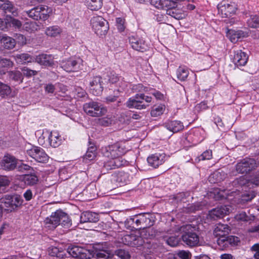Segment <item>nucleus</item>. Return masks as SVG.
I'll return each mask as SVG.
<instances>
[{
	"instance_id": "obj_34",
	"label": "nucleus",
	"mask_w": 259,
	"mask_h": 259,
	"mask_svg": "<svg viewBox=\"0 0 259 259\" xmlns=\"http://www.w3.org/2000/svg\"><path fill=\"white\" fill-rule=\"evenodd\" d=\"M227 36L233 43L237 42L239 39L244 36V32L241 30H229L227 32Z\"/></svg>"
},
{
	"instance_id": "obj_43",
	"label": "nucleus",
	"mask_w": 259,
	"mask_h": 259,
	"mask_svg": "<svg viewBox=\"0 0 259 259\" xmlns=\"http://www.w3.org/2000/svg\"><path fill=\"white\" fill-rule=\"evenodd\" d=\"M4 2V3L1 4V10L2 9L6 13H10L14 14L15 8L13 5L7 0H1V2Z\"/></svg>"
},
{
	"instance_id": "obj_16",
	"label": "nucleus",
	"mask_w": 259,
	"mask_h": 259,
	"mask_svg": "<svg viewBox=\"0 0 259 259\" xmlns=\"http://www.w3.org/2000/svg\"><path fill=\"white\" fill-rule=\"evenodd\" d=\"M91 92L95 96L100 95L103 90V80L100 76L93 77L90 82Z\"/></svg>"
},
{
	"instance_id": "obj_63",
	"label": "nucleus",
	"mask_w": 259,
	"mask_h": 259,
	"mask_svg": "<svg viewBox=\"0 0 259 259\" xmlns=\"http://www.w3.org/2000/svg\"><path fill=\"white\" fill-rule=\"evenodd\" d=\"M122 79L121 77H119L117 74H112L109 78V81L111 83H117L120 81V80Z\"/></svg>"
},
{
	"instance_id": "obj_46",
	"label": "nucleus",
	"mask_w": 259,
	"mask_h": 259,
	"mask_svg": "<svg viewBox=\"0 0 259 259\" xmlns=\"http://www.w3.org/2000/svg\"><path fill=\"white\" fill-rule=\"evenodd\" d=\"M49 255L52 256H57L58 257H63L64 253L62 250H60L58 248L54 246H51L48 249Z\"/></svg>"
},
{
	"instance_id": "obj_24",
	"label": "nucleus",
	"mask_w": 259,
	"mask_h": 259,
	"mask_svg": "<svg viewBox=\"0 0 259 259\" xmlns=\"http://www.w3.org/2000/svg\"><path fill=\"white\" fill-rule=\"evenodd\" d=\"M60 65L61 67L66 72H74L79 69L78 62L73 58L63 61Z\"/></svg>"
},
{
	"instance_id": "obj_58",
	"label": "nucleus",
	"mask_w": 259,
	"mask_h": 259,
	"mask_svg": "<svg viewBox=\"0 0 259 259\" xmlns=\"http://www.w3.org/2000/svg\"><path fill=\"white\" fill-rule=\"evenodd\" d=\"M228 241L229 245H237L240 242V239L235 236H228Z\"/></svg>"
},
{
	"instance_id": "obj_29",
	"label": "nucleus",
	"mask_w": 259,
	"mask_h": 259,
	"mask_svg": "<svg viewBox=\"0 0 259 259\" xmlns=\"http://www.w3.org/2000/svg\"><path fill=\"white\" fill-rule=\"evenodd\" d=\"M62 33V29L58 25L47 27L45 31V34L49 37L55 38L59 37Z\"/></svg>"
},
{
	"instance_id": "obj_1",
	"label": "nucleus",
	"mask_w": 259,
	"mask_h": 259,
	"mask_svg": "<svg viewBox=\"0 0 259 259\" xmlns=\"http://www.w3.org/2000/svg\"><path fill=\"white\" fill-rule=\"evenodd\" d=\"M125 146L122 143H116L101 148V152L104 156L109 158L110 160L103 163V166L107 169L115 168L125 165L126 161L121 156L127 151Z\"/></svg>"
},
{
	"instance_id": "obj_8",
	"label": "nucleus",
	"mask_w": 259,
	"mask_h": 259,
	"mask_svg": "<svg viewBox=\"0 0 259 259\" xmlns=\"http://www.w3.org/2000/svg\"><path fill=\"white\" fill-rule=\"evenodd\" d=\"M23 202V199L19 195L13 196L6 195L1 198V203L4 204L3 207L6 210L10 212L16 210L18 207L21 206Z\"/></svg>"
},
{
	"instance_id": "obj_12",
	"label": "nucleus",
	"mask_w": 259,
	"mask_h": 259,
	"mask_svg": "<svg viewBox=\"0 0 259 259\" xmlns=\"http://www.w3.org/2000/svg\"><path fill=\"white\" fill-rule=\"evenodd\" d=\"M258 165L253 158H246L238 162L236 165V170L239 173H247L254 169Z\"/></svg>"
},
{
	"instance_id": "obj_64",
	"label": "nucleus",
	"mask_w": 259,
	"mask_h": 259,
	"mask_svg": "<svg viewBox=\"0 0 259 259\" xmlns=\"http://www.w3.org/2000/svg\"><path fill=\"white\" fill-rule=\"evenodd\" d=\"M144 214H139L133 219V221L135 222L137 226H138L141 224V222L144 221Z\"/></svg>"
},
{
	"instance_id": "obj_54",
	"label": "nucleus",
	"mask_w": 259,
	"mask_h": 259,
	"mask_svg": "<svg viewBox=\"0 0 259 259\" xmlns=\"http://www.w3.org/2000/svg\"><path fill=\"white\" fill-rule=\"evenodd\" d=\"M115 254L121 259H130L131 257L128 252L123 249H118L116 250Z\"/></svg>"
},
{
	"instance_id": "obj_37",
	"label": "nucleus",
	"mask_w": 259,
	"mask_h": 259,
	"mask_svg": "<svg viewBox=\"0 0 259 259\" xmlns=\"http://www.w3.org/2000/svg\"><path fill=\"white\" fill-rule=\"evenodd\" d=\"M189 74L188 68L185 66H180L177 70V76L181 81H185L187 79Z\"/></svg>"
},
{
	"instance_id": "obj_49",
	"label": "nucleus",
	"mask_w": 259,
	"mask_h": 259,
	"mask_svg": "<svg viewBox=\"0 0 259 259\" xmlns=\"http://www.w3.org/2000/svg\"><path fill=\"white\" fill-rule=\"evenodd\" d=\"M217 243L222 249L228 246V236H220L217 240Z\"/></svg>"
},
{
	"instance_id": "obj_26",
	"label": "nucleus",
	"mask_w": 259,
	"mask_h": 259,
	"mask_svg": "<svg viewBox=\"0 0 259 259\" xmlns=\"http://www.w3.org/2000/svg\"><path fill=\"white\" fill-rule=\"evenodd\" d=\"M178 228L180 227H176L174 230L169 231V232L168 234L170 235V236L166 235L164 237V239L166 241V243L171 247L177 246L180 241L179 235L176 234V233L179 232L177 230Z\"/></svg>"
},
{
	"instance_id": "obj_44",
	"label": "nucleus",
	"mask_w": 259,
	"mask_h": 259,
	"mask_svg": "<svg viewBox=\"0 0 259 259\" xmlns=\"http://www.w3.org/2000/svg\"><path fill=\"white\" fill-rule=\"evenodd\" d=\"M56 88H59L62 92L66 91V87L62 84H58L54 86L52 84H48L45 87L46 92L48 93H53Z\"/></svg>"
},
{
	"instance_id": "obj_7",
	"label": "nucleus",
	"mask_w": 259,
	"mask_h": 259,
	"mask_svg": "<svg viewBox=\"0 0 259 259\" xmlns=\"http://www.w3.org/2000/svg\"><path fill=\"white\" fill-rule=\"evenodd\" d=\"M84 112L92 117H100L107 112V109L98 102L91 101L85 103L83 106Z\"/></svg>"
},
{
	"instance_id": "obj_11",
	"label": "nucleus",
	"mask_w": 259,
	"mask_h": 259,
	"mask_svg": "<svg viewBox=\"0 0 259 259\" xmlns=\"http://www.w3.org/2000/svg\"><path fill=\"white\" fill-rule=\"evenodd\" d=\"M27 154L36 162L40 163H47L49 160V156L45 151L41 148L37 146H33L26 151Z\"/></svg>"
},
{
	"instance_id": "obj_39",
	"label": "nucleus",
	"mask_w": 259,
	"mask_h": 259,
	"mask_svg": "<svg viewBox=\"0 0 259 259\" xmlns=\"http://www.w3.org/2000/svg\"><path fill=\"white\" fill-rule=\"evenodd\" d=\"M166 14L177 20L183 19L186 16V14L180 10L171 9L166 11Z\"/></svg>"
},
{
	"instance_id": "obj_13",
	"label": "nucleus",
	"mask_w": 259,
	"mask_h": 259,
	"mask_svg": "<svg viewBox=\"0 0 259 259\" xmlns=\"http://www.w3.org/2000/svg\"><path fill=\"white\" fill-rule=\"evenodd\" d=\"M233 209L231 205L218 206L209 211L207 217L213 220L222 218L226 215H228Z\"/></svg>"
},
{
	"instance_id": "obj_28",
	"label": "nucleus",
	"mask_w": 259,
	"mask_h": 259,
	"mask_svg": "<svg viewBox=\"0 0 259 259\" xmlns=\"http://www.w3.org/2000/svg\"><path fill=\"white\" fill-rule=\"evenodd\" d=\"M36 62L41 65L49 66L54 64V58L51 55L40 54L36 56Z\"/></svg>"
},
{
	"instance_id": "obj_31",
	"label": "nucleus",
	"mask_w": 259,
	"mask_h": 259,
	"mask_svg": "<svg viewBox=\"0 0 259 259\" xmlns=\"http://www.w3.org/2000/svg\"><path fill=\"white\" fill-rule=\"evenodd\" d=\"M80 222H96L98 221V214L91 211H84L82 212L80 217Z\"/></svg>"
},
{
	"instance_id": "obj_33",
	"label": "nucleus",
	"mask_w": 259,
	"mask_h": 259,
	"mask_svg": "<svg viewBox=\"0 0 259 259\" xmlns=\"http://www.w3.org/2000/svg\"><path fill=\"white\" fill-rule=\"evenodd\" d=\"M88 9L92 11L99 10L103 5L102 0H81Z\"/></svg>"
},
{
	"instance_id": "obj_10",
	"label": "nucleus",
	"mask_w": 259,
	"mask_h": 259,
	"mask_svg": "<svg viewBox=\"0 0 259 259\" xmlns=\"http://www.w3.org/2000/svg\"><path fill=\"white\" fill-rule=\"evenodd\" d=\"M67 252L72 257L80 259H90L93 255L89 247L85 248L78 246H69Z\"/></svg>"
},
{
	"instance_id": "obj_60",
	"label": "nucleus",
	"mask_w": 259,
	"mask_h": 259,
	"mask_svg": "<svg viewBox=\"0 0 259 259\" xmlns=\"http://www.w3.org/2000/svg\"><path fill=\"white\" fill-rule=\"evenodd\" d=\"M22 71L23 74L27 77H31L37 74V71L33 70H31L28 68L24 67L22 69Z\"/></svg>"
},
{
	"instance_id": "obj_35",
	"label": "nucleus",
	"mask_w": 259,
	"mask_h": 259,
	"mask_svg": "<svg viewBox=\"0 0 259 259\" xmlns=\"http://www.w3.org/2000/svg\"><path fill=\"white\" fill-rule=\"evenodd\" d=\"M238 183L241 186H244L245 185H247V186H250V185H254L256 186H258L259 175L255 176L250 180H247L244 176L241 177L238 181Z\"/></svg>"
},
{
	"instance_id": "obj_55",
	"label": "nucleus",
	"mask_w": 259,
	"mask_h": 259,
	"mask_svg": "<svg viewBox=\"0 0 259 259\" xmlns=\"http://www.w3.org/2000/svg\"><path fill=\"white\" fill-rule=\"evenodd\" d=\"M177 255L181 259H191V253L189 251L180 250L178 252Z\"/></svg>"
},
{
	"instance_id": "obj_47",
	"label": "nucleus",
	"mask_w": 259,
	"mask_h": 259,
	"mask_svg": "<svg viewBox=\"0 0 259 259\" xmlns=\"http://www.w3.org/2000/svg\"><path fill=\"white\" fill-rule=\"evenodd\" d=\"M248 25L252 28H257L259 27V16L253 15L248 20Z\"/></svg>"
},
{
	"instance_id": "obj_19",
	"label": "nucleus",
	"mask_w": 259,
	"mask_h": 259,
	"mask_svg": "<svg viewBox=\"0 0 259 259\" xmlns=\"http://www.w3.org/2000/svg\"><path fill=\"white\" fill-rule=\"evenodd\" d=\"M233 56L231 55V59L233 63L237 66H243L245 65L248 61V56L246 53L241 50L235 51Z\"/></svg>"
},
{
	"instance_id": "obj_6",
	"label": "nucleus",
	"mask_w": 259,
	"mask_h": 259,
	"mask_svg": "<svg viewBox=\"0 0 259 259\" xmlns=\"http://www.w3.org/2000/svg\"><path fill=\"white\" fill-rule=\"evenodd\" d=\"M151 97L145 96L143 94H137L135 96L130 98L126 102V105L130 108L137 109H143L146 108L148 104H145L151 102Z\"/></svg>"
},
{
	"instance_id": "obj_4",
	"label": "nucleus",
	"mask_w": 259,
	"mask_h": 259,
	"mask_svg": "<svg viewBox=\"0 0 259 259\" xmlns=\"http://www.w3.org/2000/svg\"><path fill=\"white\" fill-rule=\"evenodd\" d=\"M177 230L178 231L184 233L182 236V239L187 245L193 247L198 245L199 238L195 232V227H192L191 225H187L178 228Z\"/></svg>"
},
{
	"instance_id": "obj_36",
	"label": "nucleus",
	"mask_w": 259,
	"mask_h": 259,
	"mask_svg": "<svg viewBox=\"0 0 259 259\" xmlns=\"http://www.w3.org/2000/svg\"><path fill=\"white\" fill-rule=\"evenodd\" d=\"M16 45V41L13 38L6 35H3L1 38V45L7 49H13Z\"/></svg>"
},
{
	"instance_id": "obj_15",
	"label": "nucleus",
	"mask_w": 259,
	"mask_h": 259,
	"mask_svg": "<svg viewBox=\"0 0 259 259\" xmlns=\"http://www.w3.org/2000/svg\"><path fill=\"white\" fill-rule=\"evenodd\" d=\"M35 135L40 145L44 147H49L51 131L47 128L38 130L35 132Z\"/></svg>"
},
{
	"instance_id": "obj_53",
	"label": "nucleus",
	"mask_w": 259,
	"mask_h": 259,
	"mask_svg": "<svg viewBox=\"0 0 259 259\" xmlns=\"http://www.w3.org/2000/svg\"><path fill=\"white\" fill-rule=\"evenodd\" d=\"M250 250L252 252L254 259H259V243L254 244L250 248Z\"/></svg>"
},
{
	"instance_id": "obj_21",
	"label": "nucleus",
	"mask_w": 259,
	"mask_h": 259,
	"mask_svg": "<svg viewBox=\"0 0 259 259\" xmlns=\"http://www.w3.org/2000/svg\"><path fill=\"white\" fill-rule=\"evenodd\" d=\"M122 242L127 245L138 247L143 245V241L141 237L133 234H127L121 238Z\"/></svg>"
},
{
	"instance_id": "obj_52",
	"label": "nucleus",
	"mask_w": 259,
	"mask_h": 259,
	"mask_svg": "<svg viewBox=\"0 0 259 259\" xmlns=\"http://www.w3.org/2000/svg\"><path fill=\"white\" fill-rule=\"evenodd\" d=\"M236 220L241 222H247L249 220V217L244 211L238 213L235 217Z\"/></svg>"
},
{
	"instance_id": "obj_61",
	"label": "nucleus",
	"mask_w": 259,
	"mask_h": 259,
	"mask_svg": "<svg viewBox=\"0 0 259 259\" xmlns=\"http://www.w3.org/2000/svg\"><path fill=\"white\" fill-rule=\"evenodd\" d=\"M128 85V83L122 78L116 85L119 87L118 91L123 92L126 90Z\"/></svg>"
},
{
	"instance_id": "obj_14",
	"label": "nucleus",
	"mask_w": 259,
	"mask_h": 259,
	"mask_svg": "<svg viewBox=\"0 0 259 259\" xmlns=\"http://www.w3.org/2000/svg\"><path fill=\"white\" fill-rule=\"evenodd\" d=\"M104 246L105 244L103 243L94 245L92 247L93 249H91V252L93 254L92 257L95 255L97 259H108L112 257L113 254L110 251L105 249Z\"/></svg>"
},
{
	"instance_id": "obj_40",
	"label": "nucleus",
	"mask_w": 259,
	"mask_h": 259,
	"mask_svg": "<svg viewBox=\"0 0 259 259\" xmlns=\"http://www.w3.org/2000/svg\"><path fill=\"white\" fill-rule=\"evenodd\" d=\"M22 28L29 33H33L39 29V26L35 22L30 21L26 22Z\"/></svg>"
},
{
	"instance_id": "obj_5",
	"label": "nucleus",
	"mask_w": 259,
	"mask_h": 259,
	"mask_svg": "<svg viewBox=\"0 0 259 259\" xmlns=\"http://www.w3.org/2000/svg\"><path fill=\"white\" fill-rule=\"evenodd\" d=\"M93 30L98 35H105L109 28L108 22L100 16H94L91 19Z\"/></svg>"
},
{
	"instance_id": "obj_45",
	"label": "nucleus",
	"mask_w": 259,
	"mask_h": 259,
	"mask_svg": "<svg viewBox=\"0 0 259 259\" xmlns=\"http://www.w3.org/2000/svg\"><path fill=\"white\" fill-rule=\"evenodd\" d=\"M115 26L119 32H123L126 28L125 19L122 17H118L115 19Z\"/></svg>"
},
{
	"instance_id": "obj_57",
	"label": "nucleus",
	"mask_w": 259,
	"mask_h": 259,
	"mask_svg": "<svg viewBox=\"0 0 259 259\" xmlns=\"http://www.w3.org/2000/svg\"><path fill=\"white\" fill-rule=\"evenodd\" d=\"M11 93V89L8 85L1 83V97L9 96Z\"/></svg>"
},
{
	"instance_id": "obj_9",
	"label": "nucleus",
	"mask_w": 259,
	"mask_h": 259,
	"mask_svg": "<svg viewBox=\"0 0 259 259\" xmlns=\"http://www.w3.org/2000/svg\"><path fill=\"white\" fill-rule=\"evenodd\" d=\"M218 14L222 18H228L234 15L237 9V5L229 1H223L218 5Z\"/></svg>"
},
{
	"instance_id": "obj_48",
	"label": "nucleus",
	"mask_w": 259,
	"mask_h": 259,
	"mask_svg": "<svg viewBox=\"0 0 259 259\" xmlns=\"http://www.w3.org/2000/svg\"><path fill=\"white\" fill-rule=\"evenodd\" d=\"M131 89L134 93H147L148 92V88L147 87H144L142 84L141 83L132 85Z\"/></svg>"
},
{
	"instance_id": "obj_56",
	"label": "nucleus",
	"mask_w": 259,
	"mask_h": 259,
	"mask_svg": "<svg viewBox=\"0 0 259 259\" xmlns=\"http://www.w3.org/2000/svg\"><path fill=\"white\" fill-rule=\"evenodd\" d=\"M99 124L105 126H107L112 124V119L111 117L107 116L99 119Z\"/></svg>"
},
{
	"instance_id": "obj_22",
	"label": "nucleus",
	"mask_w": 259,
	"mask_h": 259,
	"mask_svg": "<svg viewBox=\"0 0 259 259\" xmlns=\"http://www.w3.org/2000/svg\"><path fill=\"white\" fill-rule=\"evenodd\" d=\"M17 180L20 183V185L25 186H33L37 184L38 181L37 177L34 174H24L20 176Z\"/></svg>"
},
{
	"instance_id": "obj_50",
	"label": "nucleus",
	"mask_w": 259,
	"mask_h": 259,
	"mask_svg": "<svg viewBox=\"0 0 259 259\" xmlns=\"http://www.w3.org/2000/svg\"><path fill=\"white\" fill-rule=\"evenodd\" d=\"M163 9L167 8L168 10H171L177 6V4L181 0H163Z\"/></svg>"
},
{
	"instance_id": "obj_42",
	"label": "nucleus",
	"mask_w": 259,
	"mask_h": 259,
	"mask_svg": "<svg viewBox=\"0 0 259 259\" xmlns=\"http://www.w3.org/2000/svg\"><path fill=\"white\" fill-rule=\"evenodd\" d=\"M165 107L163 104L156 105L152 107L151 115L153 117H157L162 115L164 112Z\"/></svg>"
},
{
	"instance_id": "obj_51",
	"label": "nucleus",
	"mask_w": 259,
	"mask_h": 259,
	"mask_svg": "<svg viewBox=\"0 0 259 259\" xmlns=\"http://www.w3.org/2000/svg\"><path fill=\"white\" fill-rule=\"evenodd\" d=\"M10 76L13 79L22 82L23 77L22 73L19 71H14L9 73Z\"/></svg>"
},
{
	"instance_id": "obj_3",
	"label": "nucleus",
	"mask_w": 259,
	"mask_h": 259,
	"mask_svg": "<svg viewBox=\"0 0 259 259\" xmlns=\"http://www.w3.org/2000/svg\"><path fill=\"white\" fill-rule=\"evenodd\" d=\"M53 13L52 7L41 5L26 11L27 15L34 20L45 21L47 20Z\"/></svg>"
},
{
	"instance_id": "obj_2",
	"label": "nucleus",
	"mask_w": 259,
	"mask_h": 259,
	"mask_svg": "<svg viewBox=\"0 0 259 259\" xmlns=\"http://www.w3.org/2000/svg\"><path fill=\"white\" fill-rule=\"evenodd\" d=\"M44 224L45 227L49 230H54L59 225H61L64 228H69L72 223L71 220L66 213L58 210L52 212L50 216L45 219Z\"/></svg>"
},
{
	"instance_id": "obj_27",
	"label": "nucleus",
	"mask_w": 259,
	"mask_h": 259,
	"mask_svg": "<svg viewBox=\"0 0 259 259\" xmlns=\"http://www.w3.org/2000/svg\"><path fill=\"white\" fill-rule=\"evenodd\" d=\"M64 141L63 137L61 136L57 131H51V136L50 139L49 147L57 148L60 146Z\"/></svg>"
},
{
	"instance_id": "obj_32",
	"label": "nucleus",
	"mask_w": 259,
	"mask_h": 259,
	"mask_svg": "<svg viewBox=\"0 0 259 259\" xmlns=\"http://www.w3.org/2000/svg\"><path fill=\"white\" fill-rule=\"evenodd\" d=\"M230 231L229 227L226 224H218L217 225L213 234L217 237L227 236Z\"/></svg>"
},
{
	"instance_id": "obj_38",
	"label": "nucleus",
	"mask_w": 259,
	"mask_h": 259,
	"mask_svg": "<svg viewBox=\"0 0 259 259\" xmlns=\"http://www.w3.org/2000/svg\"><path fill=\"white\" fill-rule=\"evenodd\" d=\"M97 149L94 146L89 147L83 157V161L88 163L89 161L94 159L97 154Z\"/></svg>"
},
{
	"instance_id": "obj_25",
	"label": "nucleus",
	"mask_w": 259,
	"mask_h": 259,
	"mask_svg": "<svg viewBox=\"0 0 259 259\" xmlns=\"http://www.w3.org/2000/svg\"><path fill=\"white\" fill-rule=\"evenodd\" d=\"M17 164L16 158L11 155L7 154L5 155L1 162V168L6 170H12L14 169Z\"/></svg>"
},
{
	"instance_id": "obj_62",
	"label": "nucleus",
	"mask_w": 259,
	"mask_h": 259,
	"mask_svg": "<svg viewBox=\"0 0 259 259\" xmlns=\"http://www.w3.org/2000/svg\"><path fill=\"white\" fill-rule=\"evenodd\" d=\"M212 158V152L210 150H206L199 157L200 160H209Z\"/></svg>"
},
{
	"instance_id": "obj_17",
	"label": "nucleus",
	"mask_w": 259,
	"mask_h": 259,
	"mask_svg": "<svg viewBox=\"0 0 259 259\" xmlns=\"http://www.w3.org/2000/svg\"><path fill=\"white\" fill-rule=\"evenodd\" d=\"M129 42L133 49L138 51L144 52L149 48L148 45L145 41L137 36H130Z\"/></svg>"
},
{
	"instance_id": "obj_20",
	"label": "nucleus",
	"mask_w": 259,
	"mask_h": 259,
	"mask_svg": "<svg viewBox=\"0 0 259 259\" xmlns=\"http://www.w3.org/2000/svg\"><path fill=\"white\" fill-rule=\"evenodd\" d=\"M167 158L164 153H155L149 156L147 158V161L150 166L156 168L162 164Z\"/></svg>"
},
{
	"instance_id": "obj_23",
	"label": "nucleus",
	"mask_w": 259,
	"mask_h": 259,
	"mask_svg": "<svg viewBox=\"0 0 259 259\" xmlns=\"http://www.w3.org/2000/svg\"><path fill=\"white\" fill-rule=\"evenodd\" d=\"M22 26L21 22L7 15L4 21H1V29L3 30L8 27H13L15 28L20 29Z\"/></svg>"
},
{
	"instance_id": "obj_41",
	"label": "nucleus",
	"mask_w": 259,
	"mask_h": 259,
	"mask_svg": "<svg viewBox=\"0 0 259 259\" xmlns=\"http://www.w3.org/2000/svg\"><path fill=\"white\" fill-rule=\"evenodd\" d=\"M15 58L17 63L19 64H25L33 61V58L29 54L25 53L17 55Z\"/></svg>"
},
{
	"instance_id": "obj_59",
	"label": "nucleus",
	"mask_w": 259,
	"mask_h": 259,
	"mask_svg": "<svg viewBox=\"0 0 259 259\" xmlns=\"http://www.w3.org/2000/svg\"><path fill=\"white\" fill-rule=\"evenodd\" d=\"M163 0H150V4L157 9H163Z\"/></svg>"
},
{
	"instance_id": "obj_18",
	"label": "nucleus",
	"mask_w": 259,
	"mask_h": 259,
	"mask_svg": "<svg viewBox=\"0 0 259 259\" xmlns=\"http://www.w3.org/2000/svg\"><path fill=\"white\" fill-rule=\"evenodd\" d=\"M212 193L213 194V197L215 200L222 199L232 200V198L230 197L233 196L236 199L237 195H238V192L231 191L230 190H221L219 188L214 189Z\"/></svg>"
},
{
	"instance_id": "obj_30",
	"label": "nucleus",
	"mask_w": 259,
	"mask_h": 259,
	"mask_svg": "<svg viewBox=\"0 0 259 259\" xmlns=\"http://www.w3.org/2000/svg\"><path fill=\"white\" fill-rule=\"evenodd\" d=\"M164 126L173 133L178 132L184 128L183 123L179 120L168 121L164 124Z\"/></svg>"
}]
</instances>
